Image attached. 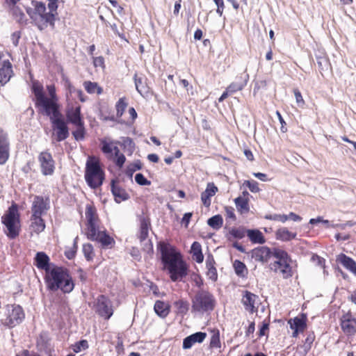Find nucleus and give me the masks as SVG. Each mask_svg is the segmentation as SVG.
Here are the masks:
<instances>
[{"instance_id": "nucleus-60", "label": "nucleus", "mask_w": 356, "mask_h": 356, "mask_svg": "<svg viewBox=\"0 0 356 356\" xmlns=\"http://www.w3.org/2000/svg\"><path fill=\"white\" fill-rule=\"evenodd\" d=\"M126 161V158L123 154H120L116 156L115 164L118 167H122Z\"/></svg>"}, {"instance_id": "nucleus-27", "label": "nucleus", "mask_w": 356, "mask_h": 356, "mask_svg": "<svg viewBox=\"0 0 356 356\" xmlns=\"http://www.w3.org/2000/svg\"><path fill=\"white\" fill-rule=\"evenodd\" d=\"M140 220V232L138 238L140 239V243L145 241L147 238L149 234V229L150 227V220L148 218L140 216L139 217Z\"/></svg>"}, {"instance_id": "nucleus-29", "label": "nucleus", "mask_w": 356, "mask_h": 356, "mask_svg": "<svg viewBox=\"0 0 356 356\" xmlns=\"http://www.w3.org/2000/svg\"><path fill=\"white\" fill-rule=\"evenodd\" d=\"M154 309L159 316L165 318L170 312V305L168 303L163 301L156 300L154 306Z\"/></svg>"}, {"instance_id": "nucleus-22", "label": "nucleus", "mask_w": 356, "mask_h": 356, "mask_svg": "<svg viewBox=\"0 0 356 356\" xmlns=\"http://www.w3.org/2000/svg\"><path fill=\"white\" fill-rule=\"evenodd\" d=\"M49 257L44 252H38L34 258V265L39 269L44 270L45 273L51 270L49 266Z\"/></svg>"}, {"instance_id": "nucleus-43", "label": "nucleus", "mask_w": 356, "mask_h": 356, "mask_svg": "<svg viewBox=\"0 0 356 356\" xmlns=\"http://www.w3.org/2000/svg\"><path fill=\"white\" fill-rule=\"evenodd\" d=\"M229 234H231L234 238L241 239L243 238L245 234H247V229L244 227H233L229 232Z\"/></svg>"}, {"instance_id": "nucleus-10", "label": "nucleus", "mask_w": 356, "mask_h": 356, "mask_svg": "<svg viewBox=\"0 0 356 356\" xmlns=\"http://www.w3.org/2000/svg\"><path fill=\"white\" fill-rule=\"evenodd\" d=\"M4 317L1 318V323L8 327H13L19 324L24 318V313L19 305H9L5 308Z\"/></svg>"}, {"instance_id": "nucleus-52", "label": "nucleus", "mask_w": 356, "mask_h": 356, "mask_svg": "<svg viewBox=\"0 0 356 356\" xmlns=\"http://www.w3.org/2000/svg\"><path fill=\"white\" fill-rule=\"evenodd\" d=\"M122 145L125 147L127 148L128 150L132 153L135 148V144L134 140L129 138L126 137L123 138Z\"/></svg>"}, {"instance_id": "nucleus-41", "label": "nucleus", "mask_w": 356, "mask_h": 356, "mask_svg": "<svg viewBox=\"0 0 356 356\" xmlns=\"http://www.w3.org/2000/svg\"><path fill=\"white\" fill-rule=\"evenodd\" d=\"M120 144L118 141L111 140L107 142L106 140H101L102 147L101 149L104 154H108L113 152V148L114 145Z\"/></svg>"}, {"instance_id": "nucleus-54", "label": "nucleus", "mask_w": 356, "mask_h": 356, "mask_svg": "<svg viewBox=\"0 0 356 356\" xmlns=\"http://www.w3.org/2000/svg\"><path fill=\"white\" fill-rule=\"evenodd\" d=\"M48 8L49 10V13L54 14V17L58 15L57 9H58V0H48Z\"/></svg>"}, {"instance_id": "nucleus-7", "label": "nucleus", "mask_w": 356, "mask_h": 356, "mask_svg": "<svg viewBox=\"0 0 356 356\" xmlns=\"http://www.w3.org/2000/svg\"><path fill=\"white\" fill-rule=\"evenodd\" d=\"M31 4L36 10L35 15L32 17V20L38 28L42 31L49 25L54 29L56 17L51 13L47 12L45 3L41 1H32Z\"/></svg>"}, {"instance_id": "nucleus-12", "label": "nucleus", "mask_w": 356, "mask_h": 356, "mask_svg": "<svg viewBox=\"0 0 356 356\" xmlns=\"http://www.w3.org/2000/svg\"><path fill=\"white\" fill-rule=\"evenodd\" d=\"M96 312L102 318L108 320L113 314L111 301L104 295H99L96 300Z\"/></svg>"}, {"instance_id": "nucleus-28", "label": "nucleus", "mask_w": 356, "mask_h": 356, "mask_svg": "<svg viewBox=\"0 0 356 356\" xmlns=\"http://www.w3.org/2000/svg\"><path fill=\"white\" fill-rule=\"evenodd\" d=\"M337 261L346 268L356 275V262L352 258L344 254H341L339 255Z\"/></svg>"}, {"instance_id": "nucleus-46", "label": "nucleus", "mask_w": 356, "mask_h": 356, "mask_svg": "<svg viewBox=\"0 0 356 356\" xmlns=\"http://www.w3.org/2000/svg\"><path fill=\"white\" fill-rule=\"evenodd\" d=\"M0 148L10 149L8 134L0 127Z\"/></svg>"}, {"instance_id": "nucleus-18", "label": "nucleus", "mask_w": 356, "mask_h": 356, "mask_svg": "<svg viewBox=\"0 0 356 356\" xmlns=\"http://www.w3.org/2000/svg\"><path fill=\"white\" fill-rule=\"evenodd\" d=\"M245 70L243 73L236 76L235 81L228 86V91H230L231 94L243 90L247 85L249 80V74Z\"/></svg>"}, {"instance_id": "nucleus-20", "label": "nucleus", "mask_w": 356, "mask_h": 356, "mask_svg": "<svg viewBox=\"0 0 356 356\" xmlns=\"http://www.w3.org/2000/svg\"><path fill=\"white\" fill-rule=\"evenodd\" d=\"M307 316L305 314H302L300 317H295L294 318L289 321L290 327L293 330L292 336L296 337L298 336L299 332H303L306 328L307 324Z\"/></svg>"}, {"instance_id": "nucleus-14", "label": "nucleus", "mask_w": 356, "mask_h": 356, "mask_svg": "<svg viewBox=\"0 0 356 356\" xmlns=\"http://www.w3.org/2000/svg\"><path fill=\"white\" fill-rule=\"evenodd\" d=\"M340 325L346 335H354L356 333V318L350 313L343 314L340 318Z\"/></svg>"}, {"instance_id": "nucleus-2", "label": "nucleus", "mask_w": 356, "mask_h": 356, "mask_svg": "<svg viewBox=\"0 0 356 356\" xmlns=\"http://www.w3.org/2000/svg\"><path fill=\"white\" fill-rule=\"evenodd\" d=\"M47 289L51 291L60 289L63 293H70L74 287L72 276L67 268L54 266L45 275Z\"/></svg>"}, {"instance_id": "nucleus-1", "label": "nucleus", "mask_w": 356, "mask_h": 356, "mask_svg": "<svg viewBox=\"0 0 356 356\" xmlns=\"http://www.w3.org/2000/svg\"><path fill=\"white\" fill-rule=\"evenodd\" d=\"M158 249L161 252V259L164 267L168 270L172 282L182 281L188 275V267L182 259L179 252L164 242L158 243Z\"/></svg>"}, {"instance_id": "nucleus-57", "label": "nucleus", "mask_w": 356, "mask_h": 356, "mask_svg": "<svg viewBox=\"0 0 356 356\" xmlns=\"http://www.w3.org/2000/svg\"><path fill=\"white\" fill-rule=\"evenodd\" d=\"M293 92L297 104L298 105H303L305 102L300 90L298 89H294Z\"/></svg>"}, {"instance_id": "nucleus-3", "label": "nucleus", "mask_w": 356, "mask_h": 356, "mask_svg": "<svg viewBox=\"0 0 356 356\" xmlns=\"http://www.w3.org/2000/svg\"><path fill=\"white\" fill-rule=\"evenodd\" d=\"M86 235L88 239L96 241L102 246H108L113 242V239L106 234L105 230H100L99 220L95 207L87 204L86 207Z\"/></svg>"}, {"instance_id": "nucleus-48", "label": "nucleus", "mask_w": 356, "mask_h": 356, "mask_svg": "<svg viewBox=\"0 0 356 356\" xmlns=\"http://www.w3.org/2000/svg\"><path fill=\"white\" fill-rule=\"evenodd\" d=\"M265 219L270 220H275V221H280L282 222H285L286 220H288V218L286 217V215L285 214H268L265 216Z\"/></svg>"}, {"instance_id": "nucleus-39", "label": "nucleus", "mask_w": 356, "mask_h": 356, "mask_svg": "<svg viewBox=\"0 0 356 356\" xmlns=\"http://www.w3.org/2000/svg\"><path fill=\"white\" fill-rule=\"evenodd\" d=\"M175 307H176L177 313L184 316L188 310V302L184 300H179L175 302Z\"/></svg>"}, {"instance_id": "nucleus-49", "label": "nucleus", "mask_w": 356, "mask_h": 356, "mask_svg": "<svg viewBox=\"0 0 356 356\" xmlns=\"http://www.w3.org/2000/svg\"><path fill=\"white\" fill-rule=\"evenodd\" d=\"M88 348V341L85 339L76 342L72 346V350L75 353H79L81 350H86Z\"/></svg>"}, {"instance_id": "nucleus-47", "label": "nucleus", "mask_w": 356, "mask_h": 356, "mask_svg": "<svg viewBox=\"0 0 356 356\" xmlns=\"http://www.w3.org/2000/svg\"><path fill=\"white\" fill-rule=\"evenodd\" d=\"M209 346L211 348H219L221 347L219 331H217L212 334Z\"/></svg>"}, {"instance_id": "nucleus-21", "label": "nucleus", "mask_w": 356, "mask_h": 356, "mask_svg": "<svg viewBox=\"0 0 356 356\" xmlns=\"http://www.w3.org/2000/svg\"><path fill=\"white\" fill-rule=\"evenodd\" d=\"M207 337V333L203 332H197L192 334L183 340V348L190 349L195 343H202Z\"/></svg>"}, {"instance_id": "nucleus-45", "label": "nucleus", "mask_w": 356, "mask_h": 356, "mask_svg": "<svg viewBox=\"0 0 356 356\" xmlns=\"http://www.w3.org/2000/svg\"><path fill=\"white\" fill-rule=\"evenodd\" d=\"M127 104L125 102L124 97L120 98L116 103L115 108L117 111V117L120 118L125 111Z\"/></svg>"}, {"instance_id": "nucleus-6", "label": "nucleus", "mask_w": 356, "mask_h": 356, "mask_svg": "<svg viewBox=\"0 0 356 356\" xmlns=\"http://www.w3.org/2000/svg\"><path fill=\"white\" fill-rule=\"evenodd\" d=\"M85 179L87 184L93 189L102 185L104 172L99 161L95 157H90L86 164Z\"/></svg>"}, {"instance_id": "nucleus-34", "label": "nucleus", "mask_w": 356, "mask_h": 356, "mask_svg": "<svg viewBox=\"0 0 356 356\" xmlns=\"http://www.w3.org/2000/svg\"><path fill=\"white\" fill-rule=\"evenodd\" d=\"M31 228L33 232L39 234L44 229L45 224L44 220L42 218V216H31Z\"/></svg>"}, {"instance_id": "nucleus-23", "label": "nucleus", "mask_w": 356, "mask_h": 356, "mask_svg": "<svg viewBox=\"0 0 356 356\" xmlns=\"http://www.w3.org/2000/svg\"><path fill=\"white\" fill-rule=\"evenodd\" d=\"M111 189L117 203H120L121 202L127 200L129 198V195L124 188L116 184L115 179L111 181Z\"/></svg>"}, {"instance_id": "nucleus-58", "label": "nucleus", "mask_w": 356, "mask_h": 356, "mask_svg": "<svg viewBox=\"0 0 356 356\" xmlns=\"http://www.w3.org/2000/svg\"><path fill=\"white\" fill-rule=\"evenodd\" d=\"M93 64L95 67H104V59L102 56H98L93 58Z\"/></svg>"}, {"instance_id": "nucleus-64", "label": "nucleus", "mask_w": 356, "mask_h": 356, "mask_svg": "<svg viewBox=\"0 0 356 356\" xmlns=\"http://www.w3.org/2000/svg\"><path fill=\"white\" fill-rule=\"evenodd\" d=\"M20 38V33L19 32H14L12 35H11V39H12V41H13V44L17 47L18 45V43H19V40Z\"/></svg>"}, {"instance_id": "nucleus-11", "label": "nucleus", "mask_w": 356, "mask_h": 356, "mask_svg": "<svg viewBox=\"0 0 356 356\" xmlns=\"http://www.w3.org/2000/svg\"><path fill=\"white\" fill-rule=\"evenodd\" d=\"M47 90L48 91L49 96H47L44 94L41 114H47L50 112L54 113L56 111H59L60 108L58 97L56 92L55 86L53 84L47 85Z\"/></svg>"}, {"instance_id": "nucleus-17", "label": "nucleus", "mask_w": 356, "mask_h": 356, "mask_svg": "<svg viewBox=\"0 0 356 356\" xmlns=\"http://www.w3.org/2000/svg\"><path fill=\"white\" fill-rule=\"evenodd\" d=\"M49 208L48 202L42 196L36 195L34 197L31 206L32 216H42Z\"/></svg>"}, {"instance_id": "nucleus-25", "label": "nucleus", "mask_w": 356, "mask_h": 356, "mask_svg": "<svg viewBox=\"0 0 356 356\" xmlns=\"http://www.w3.org/2000/svg\"><path fill=\"white\" fill-rule=\"evenodd\" d=\"M218 191V188L213 183H208L206 190L201 193V200L203 204L209 207L211 205V197L215 195Z\"/></svg>"}, {"instance_id": "nucleus-31", "label": "nucleus", "mask_w": 356, "mask_h": 356, "mask_svg": "<svg viewBox=\"0 0 356 356\" xmlns=\"http://www.w3.org/2000/svg\"><path fill=\"white\" fill-rule=\"evenodd\" d=\"M247 236L252 243L263 244L266 242L262 232L259 229H247Z\"/></svg>"}, {"instance_id": "nucleus-56", "label": "nucleus", "mask_w": 356, "mask_h": 356, "mask_svg": "<svg viewBox=\"0 0 356 356\" xmlns=\"http://www.w3.org/2000/svg\"><path fill=\"white\" fill-rule=\"evenodd\" d=\"M215 4L217 6L216 13L222 16L223 10L225 8V4L223 0H213Z\"/></svg>"}, {"instance_id": "nucleus-8", "label": "nucleus", "mask_w": 356, "mask_h": 356, "mask_svg": "<svg viewBox=\"0 0 356 356\" xmlns=\"http://www.w3.org/2000/svg\"><path fill=\"white\" fill-rule=\"evenodd\" d=\"M273 256L277 260L270 264V269L275 272H280L285 279L291 277V258L288 253L283 250L273 248Z\"/></svg>"}, {"instance_id": "nucleus-44", "label": "nucleus", "mask_w": 356, "mask_h": 356, "mask_svg": "<svg viewBox=\"0 0 356 356\" xmlns=\"http://www.w3.org/2000/svg\"><path fill=\"white\" fill-rule=\"evenodd\" d=\"M83 252L87 261H91L95 256L93 247L90 243H86L83 245Z\"/></svg>"}, {"instance_id": "nucleus-30", "label": "nucleus", "mask_w": 356, "mask_h": 356, "mask_svg": "<svg viewBox=\"0 0 356 356\" xmlns=\"http://www.w3.org/2000/svg\"><path fill=\"white\" fill-rule=\"evenodd\" d=\"M296 236V233H293L289 231L286 227H282L278 229L275 232V238L282 241H289Z\"/></svg>"}, {"instance_id": "nucleus-42", "label": "nucleus", "mask_w": 356, "mask_h": 356, "mask_svg": "<svg viewBox=\"0 0 356 356\" xmlns=\"http://www.w3.org/2000/svg\"><path fill=\"white\" fill-rule=\"evenodd\" d=\"M12 13L15 20L19 23L23 24L26 22L25 14L18 6L12 8Z\"/></svg>"}, {"instance_id": "nucleus-62", "label": "nucleus", "mask_w": 356, "mask_h": 356, "mask_svg": "<svg viewBox=\"0 0 356 356\" xmlns=\"http://www.w3.org/2000/svg\"><path fill=\"white\" fill-rule=\"evenodd\" d=\"M288 220H291L295 222H300L302 220V217L296 214L293 212H290L288 215H286Z\"/></svg>"}, {"instance_id": "nucleus-16", "label": "nucleus", "mask_w": 356, "mask_h": 356, "mask_svg": "<svg viewBox=\"0 0 356 356\" xmlns=\"http://www.w3.org/2000/svg\"><path fill=\"white\" fill-rule=\"evenodd\" d=\"M258 300V296L251 293L250 291H245L241 299V302L245 310L253 314L257 312L258 307L256 306V303Z\"/></svg>"}, {"instance_id": "nucleus-4", "label": "nucleus", "mask_w": 356, "mask_h": 356, "mask_svg": "<svg viewBox=\"0 0 356 356\" xmlns=\"http://www.w3.org/2000/svg\"><path fill=\"white\" fill-rule=\"evenodd\" d=\"M1 222L6 230L5 234L10 238H17L21 230L20 216L18 211V206L13 203L1 217Z\"/></svg>"}, {"instance_id": "nucleus-40", "label": "nucleus", "mask_w": 356, "mask_h": 356, "mask_svg": "<svg viewBox=\"0 0 356 356\" xmlns=\"http://www.w3.org/2000/svg\"><path fill=\"white\" fill-rule=\"evenodd\" d=\"M75 126L76 129L72 131V136H74V139L77 141L83 140L86 134L84 122Z\"/></svg>"}, {"instance_id": "nucleus-5", "label": "nucleus", "mask_w": 356, "mask_h": 356, "mask_svg": "<svg viewBox=\"0 0 356 356\" xmlns=\"http://www.w3.org/2000/svg\"><path fill=\"white\" fill-rule=\"evenodd\" d=\"M191 309L193 312L204 314L212 312L216 305L214 296L206 289H198L191 298Z\"/></svg>"}, {"instance_id": "nucleus-51", "label": "nucleus", "mask_w": 356, "mask_h": 356, "mask_svg": "<svg viewBox=\"0 0 356 356\" xmlns=\"http://www.w3.org/2000/svg\"><path fill=\"white\" fill-rule=\"evenodd\" d=\"M136 182L140 186H149L151 181L147 180L142 173H137L135 175Z\"/></svg>"}, {"instance_id": "nucleus-50", "label": "nucleus", "mask_w": 356, "mask_h": 356, "mask_svg": "<svg viewBox=\"0 0 356 356\" xmlns=\"http://www.w3.org/2000/svg\"><path fill=\"white\" fill-rule=\"evenodd\" d=\"M243 186H247L252 193H257L260 191L258 183L254 180H245Z\"/></svg>"}, {"instance_id": "nucleus-13", "label": "nucleus", "mask_w": 356, "mask_h": 356, "mask_svg": "<svg viewBox=\"0 0 356 356\" xmlns=\"http://www.w3.org/2000/svg\"><path fill=\"white\" fill-rule=\"evenodd\" d=\"M38 160L40 163L41 170L44 175H51L54 172V161L49 152H41Z\"/></svg>"}, {"instance_id": "nucleus-24", "label": "nucleus", "mask_w": 356, "mask_h": 356, "mask_svg": "<svg viewBox=\"0 0 356 356\" xmlns=\"http://www.w3.org/2000/svg\"><path fill=\"white\" fill-rule=\"evenodd\" d=\"M67 120L74 125H77L83 123V120L81 114V107L76 106V108H69L66 111Z\"/></svg>"}, {"instance_id": "nucleus-26", "label": "nucleus", "mask_w": 356, "mask_h": 356, "mask_svg": "<svg viewBox=\"0 0 356 356\" xmlns=\"http://www.w3.org/2000/svg\"><path fill=\"white\" fill-rule=\"evenodd\" d=\"M134 79L136 90L143 97L148 95L150 88L147 84V78L145 76H138L136 74Z\"/></svg>"}, {"instance_id": "nucleus-53", "label": "nucleus", "mask_w": 356, "mask_h": 356, "mask_svg": "<svg viewBox=\"0 0 356 356\" xmlns=\"http://www.w3.org/2000/svg\"><path fill=\"white\" fill-rule=\"evenodd\" d=\"M142 243L143 245V251L146 252L147 254L151 255L153 253V244L149 239H146L145 241H143Z\"/></svg>"}, {"instance_id": "nucleus-33", "label": "nucleus", "mask_w": 356, "mask_h": 356, "mask_svg": "<svg viewBox=\"0 0 356 356\" xmlns=\"http://www.w3.org/2000/svg\"><path fill=\"white\" fill-rule=\"evenodd\" d=\"M214 264L215 261L213 256L209 255L206 260V267L207 268V275L213 281H216L218 277L217 270Z\"/></svg>"}, {"instance_id": "nucleus-55", "label": "nucleus", "mask_w": 356, "mask_h": 356, "mask_svg": "<svg viewBox=\"0 0 356 356\" xmlns=\"http://www.w3.org/2000/svg\"><path fill=\"white\" fill-rule=\"evenodd\" d=\"M9 149L7 148H0V164H4L9 157Z\"/></svg>"}, {"instance_id": "nucleus-19", "label": "nucleus", "mask_w": 356, "mask_h": 356, "mask_svg": "<svg viewBox=\"0 0 356 356\" xmlns=\"http://www.w3.org/2000/svg\"><path fill=\"white\" fill-rule=\"evenodd\" d=\"M32 92L35 95V106L38 109V113L41 114L44 97L43 86L38 82L34 81L32 85Z\"/></svg>"}, {"instance_id": "nucleus-15", "label": "nucleus", "mask_w": 356, "mask_h": 356, "mask_svg": "<svg viewBox=\"0 0 356 356\" xmlns=\"http://www.w3.org/2000/svg\"><path fill=\"white\" fill-rule=\"evenodd\" d=\"M271 256H273V250H271L267 246L257 247L251 251L252 258L262 264L268 262Z\"/></svg>"}, {"instance_id": "nucleus-9", "label": "nucleus", "mask_w": 356, "mask_h": 356, "mask_svg": "<svg viewBox=\"0 0 356 356\" xmlns=\"http://www.w3.org/2000/svg\"><path fill=\"white\" fill-rule=\"evenodd\" d=\"M42 115L49 118L57 142L63 141L69 137L70 133L67 122L65 121L60 110Z\"/></svg>"}, {"instance_id": "nucleus-37", "label": "nucleus", "mask_w": 356, "mask_h": 356, "mask_svg": "<svg viewBox=\"0 0 356 356\" xmlns=\"http://www.w3.org/2000/svg\"><path fill=\"white\" fill-rule=\"evenodd\" d=\"M83 86L86 90L90 94L97 93L99 95L102 92V88L95 82L85 81Z\"/></svg>"}, {"instance_id": "nucleus-35", "label": "nucleus", "mask_w": 356, "mask_h": 356, "mask_svg": "<svg viewBox=\"0 0 356 356\" xmlns=\"http://www.w3.org/2000/svg\"><path fill=\"white\" fill-rule=\"evenodd\" d=\"M191 252L196 262L202 263L203 261L204 256L202 252V246L199 242L195 241L192 243Z\"/></svg>"}, {"instance_id": "nucleus-36", "label": "nucleus", "mask_w": 356, "mask_h": 356, "mask_svg": "<svg viewBox=\"0 0 356 356\" xmlns=\"http://www.w3.org/2000/svg\"><path fill=\"white\" fill-rule=\"evenodd\" d=\"M223 223L222 217L220 215H215L209 218L207 220V224L214 229H219Z\"/></svg>"}, {"instance_id": "nucleus-38", "label": "nucleus", "mask_w": 356, "mask_h": 356, "mask_svg": "<svg viewBox=\"0 0 356 356\" xmlns=\"http://www.w3.org/2000/svg\"><path fill=\"white\" fill-rule=\"evenodd\" d=\"M233 266L236 274L241 277H244L247 273V268L245 265L239 260H235Z\"/></svg>"}, {"instance_id": "nucleus-32", "label": "nucleus", "mask_w": 356, "mask_h": 356, "mask_svg": "<svg viewBox=\"0 0 356 356\" xmlns=\"http://www.w3.org/2000/svg\"><path fill=\"white\" fill-rule=\"evenodd\" d=\"M237 211L243 213H247L250 211L249 199L245 197H238L234 200Z\"/></svg>"}, {"instance_id": "nucleus-63", "label": "nucleus", "mask_w": 356, "mask_h": 356, "mask_svg": "<svg viewBox=\"0 0 356 356\" xmlns=\"http://www.w3.org/2000/svg\"><path fill=\"white\" fill-rule=\"evenodd\" d=\"M131 255L138 261H139L141 258L140 251L137 248L133 247L130 251Z\"/></svg>"}, {"instance_id": "nucleus-59", "label": "nucleus", "mask_w": 356, "mask_h": 356, "mask_svg": "<svg viewBox=\"0 0 356 356\" xmlns=\"http://www.w3.org/2000/svg\"><path fill=\"white\" fill-rule=\"evenodd\" d=\"M193 216L192 213H186L181 220V223L184 225L185 227H188L191 218Z\"/></svg>"}, {"instance_id": "nucleus-61", "label": "nucleus", "mask_w": 356, "mask_h": 356, "mask_svg": "<svg viewBox=\"0 0 356 356\" xmlns=\"http://www.w3.org/2000/svg\"><path fill=\"white\" fill-rule=\"evenodd\" d=\"M226 216L229 218H232L233 220L236 219V216L234 214V209L233 207H225Z\"/></svg>"}]
</instances>
